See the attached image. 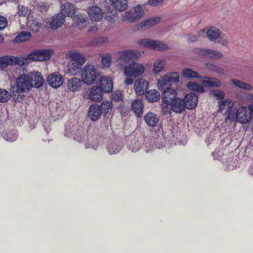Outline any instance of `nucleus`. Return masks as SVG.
<instances>
[{"label":"nucleus","instance_id":"1","mask_svg":"<svg viewBox=\"0 0 253 253\" xmlns=\"http://www.w3.org/2000/svg\"><path fill=\"white\" fill-rule=\"evenodd\" d=\"M43 78L41 73L38 71L23 73L16 79V91L13 90L15 86L11 87V91L15 102H21L24 92H28L33 87L39 88L43 85Z\"/></svg>","mask_w":253,"mask_h":253},{"label":"nucleus","instance_id":"2","mask_svg":"<svg viewBox=\"0 0 253 253\" xmlns=\"http://www.w3.org/2000/svg\"><path fill=\"white\" fill-rule=\"evenodd\" d=\"M66 57L70 60L67 65L66 73L72 76L81 74L83 66L86 62L84 55L78 50H72L66 54Z\"/></svg>","mask_w":253,"mask_h":253},{"label":"nucleus","instance_id":"3","mask_svg":"<svg viewBox=\"0 0 253 253\" xmlns=\"http://www.w3.org/2000/svg\"><path fill=\"white\" fill-rule=\"evenodd\" d=\"M119 67L123 70L124 74L126 77L124 81L126 85L132 84L134 79L142 76L145 71V67L142 64L134 61H132L127 65L120 63Z\"/></svg>","mask_w":253,"mask_h":253},{"label":"nucleus","instance_id":"4","mask_svg":"<svg viewBox=\"0 0 253 253\" xmlns=\"http://www.w3.org/2000/svg\"><path fill=\"white\" fill-rule=\"evenodd\" d=\"M80 75L84 84L90 85L95 83L99 76V72L94 65L87 64L83 67Z\"/></svg>","mask_w":253,"mask_h":253},{"label":"nucleus","instance_id":"5","mask_svg":"<svg viewBox=\"0 0 253 253\" xmlns=\"http://www.w3.org/2000/svg\"><path fill=\"white\" fill-rule=\"evenodd\" d=\"M230 118L231 123L239 122L243 124L249 123L252 118L249 105L241 106L236 108L234 114H230Z\"/></svg>","mask_w":253,"mask_h":253},{"label":"nucleus","instance_id":"6","mask_svg":"<svg viewBox=\"0 0 253 253\" xmlns=\"http://www.w3.org/2000/svg\"><path fill=\"white\" fill-rule=\"evenodd\" d=\"M180 75L177 72H169L161 76L157 81V86L159 89H163L167 86H171L172 83L179 82Z\"/></svg>","mask_w":253,"mask_h":253},{"label":"nucleus","instance_id":"7","mask_svg":"<svg viewBox=\"0 0 253 253\" xmlns=\"http://www.w3.org/2000/svg\"><path fill=\"white\" fill-rule=\"evenodd\" d=\"M235 103L231 99L226 98L223 100H219L217 103L218 113L226 115V121L230 122V114H234L236 108L234 107Z\"/></svg>","mask_w":253,"mask_h":253},{"label":"nucleus","instance_id":"8","mask_svg":"<svg viewBox=\"0 0 253 253\" xmlns=\"http://www.w3.org/2000/svg\"><path fill=\"white\" fill-rule=\"evenodd\" d=\"M141 56V53L138 50L132 49H125L119 52L118 61L120 63L127 65L131 61L137 60Z\"/></svg>","mask_w":253,"mask_h":253},{"label":"nucleus","instance_id":"9","mask_svg":"<svg viewBox=\"0 0 253 253\" xmlns=\"http://www.w3.org/2000/svg\"><path fill=\"white\" fill-rule=\"evenodd\" d=\"M144 14L140 5H137L132 9L125 12L122 14L121 20L129 22H135L139 20Z\"/></svg>","mask_w":253,"mask_h":253},{"label":"nucleus","instance_id":"10","mask_svg":"<svg viewBox=\"0 0 253 253\" xmlns=\"http://www.w3.org/2000/svg\"><path fill=\"white\" fill-rule=\"evenodd\" d=\"M53 53L50 49L34 50L29 53V58L33 61H46L50 59Z\"/></svg>","mask_w":253,"mask_h":253},{"label":"nucleus","instance_id":"11","mask_svg":"<svg viewBox=\"0 0 253 253\" xmlns=\"http://www.w3.org/2000/svg\"><path fill=\"white\" fill-rule=\"evenodd\" d=\"M83 84L81 79L74 77L67 80L66 88L68 91L75 93L82 89Z\"/></svg>","mask_w":253,"mask_h":253},{"label":"nucleus","instance_id":"12","mask_svg":"<svg viewBox=\"0 0 253 253\" xmlns=\"http://www.w3.org/2000/svg\"><path fill=\"white\" fill-rule=\"evenodd\" d=\"M47 82L50 86L57 88L63 84L64 79L63 76L60 73L55 72L48 75Z\"/></svg>","mask_w":253,"mask_h":253},{"label":"nucleus","instance_id":"13","mask_svg":"<svg viewBox=\"0 0 253 253\" xmlns=\"http://www.w3.org/2000/svg\"><path fill=\"white\" fill-rule=\"evenodd\" d=\"M220 35V31L218 29L213 27L209 29L207 28H204L199 32V36L204 37L207 36L211 41L215 40L219 38Z\"/></svg>","mask_w":253,"mask_h":253},{"label":"nucleus","instance_id":"14","mask_svg":"<svg viewBox=\"0 0 253 253\" xmlns=\"http://www.w3.org/2000/svg\"><path fill=\"white\" fill-rule=\"evenodd\" d=\"M104 5L107 7L106 4H111L112 7L119 11L125 10L128 6V0H104Z\"/></svg>","mask_w":253,"mask_h":253},{"label":"nucleus","instance_id":"15","mask_svg":"<svg viewBox=\"0 0 253 253\" xmlns=\"http://www.w3.org/2000/svg\"><path fill=\"white\" fill-rule=\"evenodd\" d=\"M147 48L156 50H167L169 48L163 42L151 39H147Z\"/></svg>","mask_w":253,"mask_h":253},{"label":"nucleus","instance_id":"16","mask_svg":"<svg viewBox=\"0 0 253 253\" xmlns=\"http://www.w3.org/2000/svg\"><path fill=\"white\" fill-rule=\"evenodd\" d=\"M148 87V83L143 79H139L135 81L134 82V91L135 93L138 95H142L144 94Z\"/></svg>","mask_w":253,"mask_h":253},{"label":"nucleus","instance_id":"17","mask_svg":"<svg viewBox=\"0 0 253 253\" xmlns=\"http://www.w3.org/2000/svg\"><path fill=\"white\" fill-rule=\"evenodd\" d=\"M103 91L98 86H93L89 91L88 94V97L91 101L94 102H98L102 100L103 98Z\"/></svg>","mask_w":253,"mask_h":253},{"label":"nucleus","instance_id":"18","mask_svg":"<svg viewBox=\"0 0 253 253\" xmlns=\"http://www.w3.org/2000/svg\"><path fill=\"white\" fill-rule=\"evenodd\" d=\"M162 93L163 101L171 102L177 98L176 90L171 86H167Z\"/></svg>","mask_w":253,"mask_h":253},{"label":"nucleus","instance_id":"19","mask_svg":"<svg viewBox=\"0 0 253 253\" xmlns=\"http://www.w3.org/2000/svg\"><path fill=\"white\" fill-rule=\"evenodd\" d=\"M102 111L100 105L93 104L90 105L88 111V118L92 121L98 120L101 117Z\"/></svg>","mask_w":253,"mask_h":253},{"label":"nucleus","instance_id":"20","mask_svg":"<svg viewBox=\"0 0 253 253\" xmlns=\"http://www.w3.org/2000/svg\"><path fill=\"white\" fill-rule=\"evenodd\" d=\"M183 100L185 107L188 109H194L198 104V96L194 93L187 94Z\"/></svg>","mask_w":253,"mask_h":253},{"label":"nucleus","instance_id":"21","mask_svg":"<svg viewBox=\"0 0 253 253\" xmlns=\"http://www.w3.org/2000/svg\"><path fill=\"white\" fill-rule=\"evenodd\" d=\"M64 22L65 16L59 13L52 17L49 26L52 30H56L61 27Z\"/></svg>","mask_w":253,"mask_h":253},{"label":"nucleus","instance_id":"22","mask_svg":"<svg viewBox=\"0 0 253 253\" xmlns=\"http://www.w3.org/2000/svg\"><path fill=\"white\" fill-rule=\"evenodd\" d=\"M105 92H110L113 89L112 80L107 76H102L100 79V86Z\"/></svg>","mask_w":253,"mask_h":253},{"label":"nucleus","instance_id":"23","mask_svg":"<svg viewBox=\"0 0 253 253\" xmlns=\"http://www.w3.org/2000/svg\"><path fill=\"white\" fill-rule=\"evenodd\" d=\"M88 14L91 21L95 22L99 21L102 17V12L100 8L95 6L89 7Z\"/></svg>","mask_w":253,"mask_h":253},{"label":"nucleus","instance_id":"24","mask_svg":"<svg viewBox=\"0 0 253 253\" xmlns=\"http://www.w3.org/2000/svg\"><path fill=\"white\" fill-rule=\"evenodd\" d=\"M73 21L75 26L80 29H84L88 25L86 17L81 14H76L74 17Z\"/></svg>","mask_w":253,"mask_h":253},{"label":"nucleus","instance_id":"25","mask_svg":"<svg viewBox=\"0 0 253 253\" xmlns=\"http://www.w3.org/2000/svg\"><path fill=\"white\" fill-rule=\"evenodd\" d=\"M200 82L206 86L218 87L221 86L220 81L215 78L202 77Z\"/></svg>","mask_w":253,"mask_h":253},{"label":"nucleus","instance_id":"26","mask_svg":"<svg viewBox=\"0 0 253 253\" xmlns=\"http://www.w3.org/2000/svg\"><path fill=\"white\" fill-rule=\"evenodd\" d=\"M199 52L201 54L212 59H220L223 56L220 52L215 50L204 48L201 49Z\"/></svg>","mask_w":253,"mask_h":253},{"label":"nucleus","instance_id":"27","mask_svg":"<svg viewBox=\"0 0 253 253\" xmlns=\"http://www.w3.org/2000/svg\"><path fill=\"white\" fill-rule=\"evenodd\" d=\"M144 121L149 126L154 127L158 125L159 118L155 113L149 112L144 116Z\"/></svg>","mask_w":253,"mask_h":253},{"label":"nucleus","instance_id":"28","mask_svg":"<svg viewBox=\"0 0 253 253\" xmlns=\"http://www.w3.org/2000/svg\"><path fill=\"white\" fill-rule=\"evenodd\" d=\"M61 12L60 13L62 14L65 17V16H71L75 12L74 5L69 2L61 4Z\"/></svg>","mask_w":253,"mask_h":253},{"label":"nucleus","instance_id":"29","mask_svg":"<svg viewBox=\"0 0 253 253\" xmlns=\"http://www.w3.org/2000/svg\"><path fill=\"white\" fill-rule=\"evenodd\" d=\"M230 81L237 88L246 91H252L253 89V86L252 85L240 80L233 79Z\"/></svg>","mask_w":253,"mask_h":253},{"label":"nucleus","instance_id":"30","mask_svg":"<svg viewBox=\"0 0 253 253\" xmlns=\"http://www.w3.org/2000/svg\"><path fill=\"white\" fill-rule=\"evenodd\" d=\"M172 105L173 112L176 113H181L185 107L184 100L176 98L171 102Z\"/></svg>","mask_w":253,"mask_h":253},{"label":"nucleus","instance_id":"31","mask_svg":"<svg viewBox=\"0 0 253 253\" xmlns=\"http://www.w3.org/2000/svg\"><path fill=\"white\" fill-rule=\"evenodd\" d=\"M27 26L31 31L34 32H38L41 28L42 23L40 22L37 18L31 17L28 20Z\"/></svg>","mask_w":253,"mask_h":253},{"label":"nucleus","instance_id":"32","mask_svg":"<svg viewBox=\"0 0 253 253\" xmlns=\"http://www.w3.org/2000/svg\"><path fill=\"white\" fill-rule=\"evenodd\" d=\"M31 60V59L29 58V54L26 55L21 56H12V65H18L20 66H22L27 63H28Z\"/></svg>","mask_w":253,"mask_h":253},{"label":"nucleus","instance_id":"33","mask_svg":"<svg viewBox=\"0 0 253 253\" xmlns=\"http://www.w3.org/2000/svg\"><path fill=\"white\" fill-rule=\"evenodd\" d=\"M166 61L163 59H157L153 63V72L158 74L161 72L166 67Z\"/></svg>","mask_w":253,"mask_h":253},{"label":"nucleus","instance_id":"34","mask_svg":"<svg viewBox=\"0 0 253 253\" xmlns=\"http://www.w3.org/2000/svg\"><path fill=\"white\" fill-rule=\"evenodd\" d=\"M181 74L184 78L188 79L198 78L200 80L201 77L199 73L190 68H184L181 71Z\"/></svg>","mask_w":253,"mask_h":253},{"label":"nucleus","instance_id":"35","mask_svg":"<svg viewBox=\"0 0 253 253\" xmlns=\"http://www.w3.org/2000/svg\"><path fill=\"white\" fill-rule=\"evenodd\" d=\"M161 18L160 17H154L149 19L141 22L139 25L141 28H149L154 26L157 24L159 23L160 21Z\"/></svg>","mask_w":253,"mask_h":253},{"label":"nucleus","instance_id":"36","mask_svg":"<svg viewBox=\"0 0 253 253\" xmlns=\"http://www.w3.org/2000/svg\"><path fill=\"white\" fill-rule=\"evenodd\" d=\"M143 108V102L140 99L134 100L132 104V109L138 117L141 116Z\"/></svg>","mask_w":253,"mask_h":253},{"label":"nucleus","instance_id":"37","mask_svg":"<svg viewBox=\"0 0 253 253\" xmlns=\"http://www.w3.org/2000/svg\"><path fill=\"white\" fill-rule=\"evenodd\" d=\"M160 97V94L156 89L150 90L146 94V98L151 102H156Z\"/></svg>","mask_w":253,"mask_h":253},{"label":"nucleus","instance_id":"38","mask_svg":"<svg viewBox=\"0 0 253 253\" xmlns=\"http://www.w3.org/2000/svg\"><path fill=\"white\" fill-rule=\"evenodd\" d=\"M31 37V34L30 32L22 31L15 37L14 41L16 42H24L29 40Z\"/></svg>","mask_w":253,"mask_h":253},{"label":"nucleus","instance_id":"39","mask_svg":"<svg viewBox=\"0 0 253 253\" xmlns=\"http://www.w3.org/2000/svg\"><path fill=\"white\" fill-rule=\"evenodd\" d=\"M186 86L189 89L198 92H204L205 91L204 87L196 82H189L187 83Z\"/></svg>","mask_w":253,"mask_h":253},{"label":"nucleus","instance_id":"40","mask_svg":"<svg viewBox=\"0 0 253 253\" xmlns=\"http://www.w3.org/2000/svg\"><path fill=\"white\" fill-rule=\"evenodd\" d=\"M12 65V56L0 57V68L3 69L8 66Z\"/></svg>","mask_w":253,"mask_h":253},{"label":"nucleus","instance_id":"41","mask_svg":"<svg viewBox=\"0 0 253 253\" xmlns=\"http://www.w3.org/2000/svg\"><path fill=\"white\" fill-rule=\"evenodd\" d=\"M102 113L105 114L110 113L113 109V104L110 101H103L100 106Z\"/></svg>","mask_w":253,"mask_h":253},{"label":"nucleus","instance_id":"42","mask_svg":"<svg viewBox=\"0 0 253 253\" xmlns=\"http://www.w3.org/2000/svg\"><path fill=\"white\" fill-rule=\"evenodd\" d=\"M173 112L172 105L171 102L163 101L162 104V112L165 115L169 114Z\"/></svg>","mask_w":253,"mask_h":253},{"label":"nucleus","instance_id":"43","mask_svg":"<svg viewBox=\"0 0 253 253\" xmlns=\"http://www.w3.org/2000/svg\"><path fill=\"white\" fill-rule=\"evenodd\" d=\"M101 62L105 68H109L112 64V56L111 55L106 54L101 56Z\"/></svg>","mask_w":253,"mask_h":253},{"label":"nucleus","instance_id":"44","mask_svg":"<svg viewBox=\"0 0 253 253\" xmlns=\"http://www.w3.org/2000/svg\"><path fill=\"white\" fill-rule=\"evenodd\" d=\"M108 39L107 37H103L95 38L90 42V44L92 46H95L98 44H104L107 43Z\"/></svg>","mask_w":253,"mask_h":253},{"label":"nucleus","instance_id":"45","mask_svg":"<svg viewBox=\"0 0 253 253\" xmlns=\"http://www.w3.org/2000/svg\"><path fill=\"white\" fill-rule=\"evenodd\" d=\"M211 95L215 97L217 100H224L225 93L222 90H213L210 92Z\"/></svg>","mask_w":253,"mask_h":253},{"label":"nucleus","instance_id":"46","mask_svg":"<svg viewBox=\"0 0 253 253\" xmlns=\"http://www.w3.org/2000/svg\"><path fill=\"white\" fill-rule=\"evenodd\" d=\"M18 137V135L17 132L15 130H12L11 131H9L6 132V134L4 135V139L7 141L10 142H12L15 141Z\"/></svg>","mask_w":253,"mask_h":253},{"label":"nucleus","instance_id":"47","mask_svg":"<svg viewBox=\"0 0 253 253\" xmlns=\"http://www.w3.org/2000/svg\"><path fill=\"white\" fill-rule=\"evenodd\" d=\"M9 98L10 93L6 89L0 88V102H6Z\"/></svg>","mask_w":253,"mask_h":253},{"label":"nucleus","instance_id":"48","mask_svg":"<svg viewBox=\"0 0 253 253\" xmlns=\"http://www.w3.org/2000/svg\"><path fill=\"white\" fill-rule=\"evenodd\" d=\"M107 149L110 154H115L120 152L121 147L115 143H111L109 145Z\"/></svg>","mask_w":253,"mask_h":253},{"label":"nucleus","instance_id":"49","mask_svg":"<svg viewBox=\"0 0 253 253\" xmlns=\"http://www.w3.org/2000/svg\"><path fill=\"white\" fill-rule=\"evenodd\" d=\"M18 13L20 16H27L30 14V10L23 5H18Z\"/></svg>","mask_w":253,"mask_h":253},{"label":"nucleus","instance_id":"50","mask_svg":"<svg viewBox=\"0 0 253 253\" xmlns=\"http://www.w3.org/2000/svg\"><path fill=\"white\" fill-rule=\"evenodd\" d=\"M206 65L207 68H208L209 70L216 72L219 74H223V70L222 69L216 66L215 65L210 63H207Z\"/></svg>","mask_w":253,"mask_h":253},{"label":"nucleus","instance_id":"51","mask_svg":"<svg viewBox=\"0 0 253 253\" xmlns=\"http://www.w3.org/2000/svg\"><path fill=\"white\" fill-rule=\"evenodd\" d=\"M140 143L135 140L132 141L129 145V149L132 152H137L140 149Z\"/></svg>","mask_w":253,"mask_h":253},{"label":"nucleus","instance_id":"52","mask_svg":"<svg viewBox=\"0 0 253 253\" xmlns=\"http://www.w3.org/2000/svg\"><path fill=\"white\" fill-rule=\"evenodd\" d=\"M112 97L114 101L120 102L123 100L122 92L120 90L116 91L112 94Z\"/></svg>","mask_w":253,"mask_h":253},{"label":"nucleus","instance_id":"53","mask_svg":"<svg viewBox=\"0 0 253 253\" xmlns=\"http://www.w3.org/2000/svg\"><path fill=\"white\" fill-rule=\"evenodd\" d=\"M57 103L55 102L51 103L49 105V110L50 111L51 115L54 117H56L57 114L58 109L56 108Z\"/></svg>","mask_w":253,"mask_h":253},{"label":"nucleus","instance_id":"54","mask_svg":"<svg viewBox=\"0 0 253 253\" xmlns=\"http://www.w3.org/2000/svg\"><path fill=\"white\" fill-rule=\"evenodd\" d=\"M7 25V19L3 17L0 16V30L4 29Z\"/></svg>","mask_w":253,"mask_h":253},{"label":"nucleus","instance_id":"55","mask_svg":"<svg viewBox=\"0 0 253 253\" xmlns=\"http://www.w3.org/2000/svg\"><path fill=\"white\" fill-rule=\"evenodd\" d=\"M164 0H148V3L153 6H156L160 4H162Z\"/></svg>","mask_w":253,"mask_h":253},{"label":"nucleus","instance_id":"56","mask_svg":"<svg viewBox=\"0 0 253 253\" xmlns=\"http://www.w3.org/2000/svg\"><path fill=\"white\" fill-rule=\"evenodd\" d=\"M137 43L144 47L147 48V39H141L137 41Z\"/></svg>","mask_w":253,"mask_h":253},{"label":"nucleus","instance_id":"57","mask_svg":"<svg viewBox=\"0 0 253 253\" xmlns=\"http://www.w3.org/2000/svg\"><path fill=\"white\" fill-rule=\"evenodd\" d=\"M229 42L228 38L226 35H222L221 36L220 43L223 45H227Z\"/></svg>","mask_w":253,"mask_h":253},{"label":"nucleus","instance_id":"58","mask_svg":"<svg viewBox=\"0 0 253 253\" xmlns=\"http://www.w3.org/2000/svg\"><path fill=\"white\" fill-rule=\"evenodd\" d=\"M97 31H98V28L95 26H93L90 27L88 29V30H87V32L91 34H95L97 32Z\"/></svg>","mask_w":253,"mask_h":253},{"label":"nucleus","instance_id":"59","mask_svg":"<svg viewBox=\"0 0 253 253\" xmlns=\"http://www.w3.org/2000/svg\"><path fill=\"white\" fill-rule=\"evenodd\" d=\"M199 36V33H198V36L195 35H190L188 36V41L190 42H195L198 40V37Z\"/></svg>","mask_w":253,"mask_h":253},{"label":"nucleus","instance_id":"60","mask_svg":"<svg viewBox=\"0 0 253 253\" xmlns=\"http://www.w3.org/2000/svg\"><path fill=\"white\" fill-rule=\"evenodd\" d=\"M84 137V135L83 136V135H81V137H79V136L77 134L75 136L74 138L76 141H77L79 142H83V139Z\"/></svg>","mask_w":253,"mask_h":253},{"label":"nucleus","instance_id":"61","mask_svg":"<svg viewBox=\"0 0 253 253\" xmlns=\"http://www.w3.org/2000/svg\"><path fill=\"white\" fill-rule=\"evenodd\" d=\"M249 109L251 112V116L253 115V104L249 105Z\"/></svg>","mask_w":253,"mask_h":253},{"label":"nucleus","instance_id":"62","mask_svg":"<svg viewBox=\"0 0 253 253\" xmlns=\"http://www.w3.org/2000/svg\"><path fill=\"white\" fill-rule=\"evenodd\" d=\"M249 101L253 104V94H250L248 97Z\"/></svg>","mask_w":253,"mask_h":253},{"label":"nucleus","instance_id":"63","mask_svg":"<svg viewBox=\"0 0 253 253\" xmlns=\"http://www.w3.org/2000/svg\"><path fill=\"white\" fill-rule=\"evenodd\" d=\"M106 10L107 13H113V11H114L113 10H112L111 7H110V6L108 7V8Z\"/></svg>","mask_w":253,"mask_h":253},{"label":"nucleus","instance_id":"64","mask_svg":"<svg viewBox=\"0 0 253 253\" xmlns=\"http://www.w3.org/2000/svg\"><path fill=\"white\" fill-rule=\"evenodd\" d=\"M249 172L251 174L253 175V165L249 169Z\"/></svg>","mask_w":253,"mask_h":253}]
</instances>
